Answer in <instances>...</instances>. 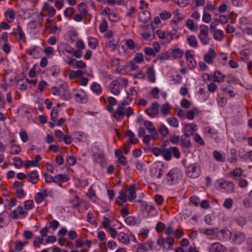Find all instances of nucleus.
I'll return each mask as SVG.
<instances>
[{"mask_svg": "<svg viewBox=\"0 0 252 252\" xmlns=\"http://www.w3.org/2000/svg\"><path fill=\"white\" fill-rule=\"evenodd\" d=\"M182 177V172L178 168H173L169 170L166 175V182L169 185L176 184Z\"/></svg>", "mask_w": 252, "mask_h": 252, "instance_id": "1", "label": "nucleus"}, {"mask_svg": "<svg viewBox=\"0 0 252 252\" xmlns=\"http://www.w3.org/2000/svg\"><path fill=\"white\" fill-rule=\"evenodd\" d=\"M209 28L205 25H201L199 27V33L198 35L200 42L203 45H207L210 42L209 36Z\"/></svg>", "mask_w": 252, "mask_h": 252, "instance_id": "2", "label": "nucleus"}, {"mask_svg": "<svg viewBox=\"0 0 252 252\" xmlns=\"http://www.w3.org/2000/svg\"><path fill=\"white\" fill-rule=\"evenodd\" d=\"M186 173L189 178H197L200 175V170L199 164L197 163L189 164L187 167Z\"/></svg>", "mask_w": 252, "mask_h": 252, "instance_id": "3", "label": "nucleus"}, {"mask_svg": "<svg viewBox=\"0 0 252 252\" xmlns=\"http://www.w3.org/2000/svg\"><path fill=\"white\" fill-rule=\"evenodd\" d=\"M231 242L236 245H240L243 243L246 239L245 234L240 231L231 232L230 236Z\"/></svg>", "mask_w": 252, "mask_h": 252, "instance_id": "4", "label": "nucleus"}, {"mask_svg": "<svg viewBox=\"0 0 252 252\" xmlns=\"http://www.w3.org/2000/svg\"><path fill=\"white\" fill-rule=\"evenodd\" d=\"M141 27L146 30L142 34L143 38L145 40L151 39L152 36L154 34V30L152 25H141Z\"/></svg>", "mask_w": 252, "mask_h": 252, "instance_id": "5", "label": "nucleus"}, {"mask_svg": "<svg viewBox=\"0 0 252 252\" xmlns=\"http://www.w3.org/2000/svg\"><path fill=\"white\" fill-rule=\"evenodd\" d=\"M159 104L158 102H154L152 104L150 107L146 109V113L151 117L155 118L158 115Z\"/></svg>", "mask_w": 252, "mask_h": 252, "instance_id": "6", "label": "nucleus"}, {"mask_svg": "<svg viewBox=\"0 0 252 252\" xmlns=\"http://www.w3.org/2000/svg\"><path fill=\"white\" fill-rule=\"evenodd\" d=\"M156 34L160 39L164 40L165 43H169L172 40V36L170 35V32L158 30L156 32Z\"/></svg>", "mask_w": 252, "mask_h": 252, "instance_id": "7", "label": "nucleus"}, {"mask_svg": "<svg viewBox=\"0 0 252 252\" xmlns=\"http://www.w3.org/2000/svg\"><path fill=\"white\" fill-rule=\"evenodd\" d=\"M104 158L105 156L103 152L100 150H98L92 156L93 160L95 163L100 164L101 166L103 165V163L105 161Z\"/></svg>", "mask_w": 252, "mask_h": 252, "instance_id": "8", "label": "nucleus"}, {"mask_svg": "<svg viewBox=\"0 0 252 252\" xmlns=\"http://www.w3.org/2000/svg\"><path fill=\"white\" fill-rule=\"evenodd\" d=\"M144 125L146 129L149 131V133L152 134L153 139L156 138L158 135V132L156 129L154 124L150 121H145L144 122Z\"/></svg>", "mask_w": 252, "mask_h": 252, "instance_id": "9", "label": "nucleus"}, {"mask_svg": "<svg viewBox=\"0 0 252 252\" xmlns=\"http://www.w3.org/2000/svg\"><path fill=\"white\" fill-rule=\"evenodd\" d=\"M231 232L227 229H223L216 231L215 236L220 241H223L230 238Z\"/></svg>", "mask_w": 252, "mask_h": 252, "instance_id": "10", "label": "nucleus"}, {"mask_svg": "<svg viewBox=\"0 0 252 252\" xmlns=\"http://www.w3.org/2000/svg\"><path fill=\"white\" fill-rule=\"evenodd\" d=\"M209 252H226L225 248L219 242L213 243L208 248Z\"/></svg>", "mask_w": 252, "mask_h": 252, "instance_id": "11", "label": "nucleus"}, {"mask_svg": "<svg viewBox=\"0 0 252 252\" xmlns=\"http://www.w3.org/2000/svg\"><path fill=\"white\" fill-rule=\"evenodd\" d=\"M197 129V125L194 123H191L186 125L184 128L183 131L185 136H189L192 135Z\"/></svg>", "mask_w": 252, "mask_h": 252, "instance_id": "12", "label": "nucleus"}, {"mask_svg": "<svg viewBox=\"0 0 252 252\" xmlns=\"http://www.w3.org/2000/svg\"><path fill=\"white\" fill-rule=\"evenodd\" d=\"M120 83L117 80H113L109 86L111 92L114 95H118L120 93Z\"/></svg>", "mask_w": 252, "mask_h": 252, "instance_id": "13", "label": "nucleus"}, {"mask_svg": "<svg viewBox=\"0 0 252 252\" xmlns=\"http://www.w3.org/2000/svg\"><path fill=\"white\" fill-rule=\"evenodd\" d=\"M124 105L118 106L115 112L113 114L112 116L117 120L119 121L122 119L125 116V108Z\"/></svg>", "mask_w": 252, "mask_h": 252, "instance_id": "14", "label": "nucleus"}, {"mask_svg": "<svg viewBox=\"0 0 252 252\" xmlns=\"http://www.w3.org/2000/svg\"><path fill=\"white\" fill-rule=\"evenodd\" d=\"M70 180L69 177L66 174H58L54 176V183L61 185L63 183H65Z\"/></svg>", "mask_w": 252, "mask_h": 252, "instance_id": "15", "label": "nucleus"}, {"mask_svg": "<svg viewBox=\"0 0 252 252\" xmlns=\"http://www.w3.org/2000/svg\"><path fill=\"white\" fill-rule=\"evenodd\" d=\"M220 186L221 188L224 189L227 193H231L234 191V185L231 182L224 181L220 183Z\"/></svg>", "mask_w": 252, "mask_h": 252, "instance_id": "16", "label": "nucleus"}, {"mask_svg": "<svg viewBox=\"0 0 252 252\" xmlns=\"http://www.w3.org/2000/svg\"><path fill=\"white\" fill-rule=\"evenodd\" d=\"M216 56V53L213 49H209L208 53L204 55V61L209 64H213Z\"/></svg>", "mask_w": 252, "mask_h": 252, "instance_id": "17", "label": "nucleus"}, {"mask_svg": "<svg viewBox=\"0 0 252 252\" xmlns=\"http://www.w3.org/2000/svg\"><path fill=\"white\" fill-rule=\"evenodd\" d=\"M39 180L37 171H33L27 174V180L33 184H36Z\"/></svg>", "mask_w": 252, "mask_h": 252, "instance_id": "18", "label": "nucleus"}, {"mask_svg": "<svg viewBox=\"0 0 252 252\" xmlns=\"http://www.w3.org/2000/svg\"><path fill=\"white\" fill-rule=\"evenodd\" d=\"M150 19L151 13L147 10L143 11L138 15V20L144 23L148 22Z\"/></svg>", "mask_w": 252, "mask_h": 252, "instance_id": "19", "label": "nucleus"}, {"mask_svg": "<svg viewBox=\"0 0 252 252\" xmlns=\"http://www.w3.org/2000/svg\"><path fill=\"white\" fill-rule=\"evenodd\" d=\"M74 99L78 103H86L88 101V98L83 92L77 93L74 94Z\"/></svg>", "mask_w": 252, "mask_h": 252, "instance_id": "20", "label": "nucleus"}, {"mask_svg": "<svg viewBox=\"0 0 252 252\" xmlns=\"http://www.w3.org/2000/svg\"><path fill=\"white\" fill-rule=\"evenodd\" d=\"M128 199L129 201H132L135 199L136 197L135 186L134 184H131L129 186L128 189Z\"/></svg>", "mask_w": 252, "mask_h": 252, "instance_id": "21", "label": "nucleus"}, {"mask_svg": "<svg viewBox=\"0 0 252 252\" xmlns=\"http://www.w3.org/2000/svg\"><path fill=\"white\" fill-rule=\"evenodd\" d=\"M162 156L164 158L165 160L167 161L170 160L172 157L171 148H166L165 144L163 145V151Z\"/></svg>", "mask_w": 252, "mask_h": 252, "instance_id": "22", "label": "nucleus"}, {"mask_svg": "<svg viewBox=\"0 0 252 252\" xmlns=\"http://www.w3.org/2000/svg\"><path fill=\"white\" fill-rule=\"evenodd\" d=\"M184 54V51L177 48L174 49L170 53V56L174 59H179L183 57Z\"/></svg>", "mask_w": 252, "mask_h": 252, "instance_id": "23", "label": "nucleus"}, {"mask_svg": "<svg viewBox=\"0 0 252 252\" xmlns=\"http://www.w3.org/2000/svg\"><path fill=\"white\" fill-rule=\"evenodd\" d=\"M5 15L8 22L11 23L13 21L15 18V14L12 8H9L5 12Z\"/></svg>", "mask_w": 252, "mask_h": 252, "instance_id": "24", "label": "nucleus"}, {"mask_svg": "<svg viewBox=\"0 0 252 252\" xmlns=\"http://www.w3.org/2000/svg\"><path fill=\"white\" fill-rule=\"evenodd\" d=\"M191 146V142L189 136L183 135L181 137V147L182 149H188Z\"/></svg>", "mask_w": 252, "mask_h": 252, "instance_id": "25", "label": "nucleus"}, {"mask_svg": "<svg viewBox=\"0 0 252 252\" xmlns=\"http://www.w3.org/2000/svg\"><path fill=\"white\" fill-rule=\"evenodd\" d=\"M117 237L120 242L126 245L129 244V239L127 234L125 233L121 232L118 234Z\"/></svg>", "mask_w": 252, "mask_h": 252, "instance_id": "26", "label": "nucleus"}, {"mask_svg": "<svg viewBox=\"0 0 252 252\" xmlns=\"http://www.w3.org/2000/svg\"><path fill=\"white\" fill-rule=\"evenodd\" d=\"M198 109L196 107H194L192 109L187 111L186 118L189 120H192L194 118V115L198 114Z\"/></svg>", "mask_w": 252, "mask_h": 252, "instance_id": "27", "label": "nucleus"}, {"mask_svg": "<svg viewBox=\"0 0 252 252\" xmlns=\"http://www.w3.org/2000/svg\"><path fill=\"white\" fill-rule=\"evenodd\" d=\"M189 45L193 48H196L198 46V41L194 35H189L187 38Z\"/></svg>", "mask_w": 252, "mask_h": 252, "instance_id": "28", "label": "nucleus"}, {"mask_svg": "<svg viewBox=\"0 0 252 252\" xmlns=\"http://www.w3.org/2000/svg\"><path fill=\"white\" fill-rule=\"evenodd\" d=\"M224 80V76L219 71H215L214 74V80L215 82L221 83Z\"/></svg>", "mask_w": 252, "mask_h": 252, "instance_id": "29", "label": "nucleus"}, {"mask_svg": "<svg viewBox=\"0 0 252 252\" xmlns=\"http://www.w3.org/2000/svg\"><path fill=\"white\" fill-rule=\"evenodd\" d=\"M80 13L84 16L86 17L88 14V6L85 3L82 2L78 5Z\"/></svg>", "mask_w": 252, "mask_h": 252, "instance_id": "30", "label": "nucleus"}, {"mask_svg": "<svg viewBox=\"0 0 252 252\" xmlns=\"http://www.w3.org/2000/svg\"><path fill=\"white\" fill-rule=\"evenodd\" d=\"M170 108L171 106L169 103H165L161 106L160 110L163 117L166 116L168 114Z\"/></svg>", "mask_w": 252, "mask_h": 252, "instance_id": "31", "label": "nucleus"}, {"mask_svg": "<svg viewBox=\"0 0 252 252\" xmlns=\"http://www.w3.org/2000/svg\"><path fill=\"white\" fill-rule=\"evenodd\" d=\"M204 132L210 137L214 136L215 135L217 134V131L210 126H205L204 128Z\"/></svg>", "mask_w": 252, "mask_h": 252, "instance_id": "32", "label": "nucleus"}, {"mask_svg": "<svg viewBox=\"0 0 252 252\" xmlns=\"http://www.w3.org/2000/svg\"><path fill=\"white\" fill-rule=\"evenodd\" d=\"M91 90L96 94H99L102 92V89L99 84L93 82L91 86Z\"/></svg>", "mask_w": 252, "mask_h": 252, "instance_id": "33", "label": "nucleus"}, {"mask_svg": "<svg viewBox=\"0 0 252 252\" xmlns=\"http://www.w3.org/2000/svg\"><path fill=\"white\" fill-rule=\"evenodd\" d=\"M147 75L149 80L151 82H154L155 81V71L154 69V68L153 67H149L147 68Z\"/></svg>", "mask_w": 252, "mask_h": 252, "instance_id": "34", "label": "nucleus"}, {"mask_svg": "<svg viewBox=\"0 0 252 252\" xmlns=\"http://www.w3.org/2000/svg\"><path fill=\"white\" fill-rule=\"evenodd\" d=\"M234 221L238 225L241 226L245 225L247 222V219L244 217L240 216L236 217L234 219Z\"/></svg>", "mask_w": 252, "mask_h": 252, "instance_id": "35", "label": "nucleus"}, {"mask_svg": "<svg viewBox=\"0 0 252 252\" xmlns=\"http://www.w3.org/2000/svg\"><path fill=\"white\" fill-rule=\"evenodd\" d=\"M224 33L222 31L218 30L213 32L214 38L218 41H221L223 38Z\"/></svg>", "mask_w": 252, "mask_h": 252, "instance_id": "36", "label": "nucleus"}, {"mask_svg": "<svg viewBox=\"0 0 252 252\" xmlns=\"http://www.w3.org/2000/svg\"><path fill=\"white\" fill-rule=\"evenodd\" d=\"M59 96L64 100H68L70 99L69 92L65 89L61 90Z\"/></svg>", "mask_w": 252, "mask_h": 252, "instance_id": "37", "label": "nucleus"}, {"mask_svg": "<svg viewBox=\"0 0 252 252\" xmlns=\"http://www.w3.org/2000/svg\"><path fill=\"white\" fill-rule=\"evenodd\" d=\"M199 231L201 233L207 235H215L216 231L215 229L209 228V229H204L201 228L199 229Z\"/></svg>", "mask_w": 252, "mask_h": 252, "instance_id": "38", "label": "nucleus"}, {"mask_svg": "<svg viewBox=\"0 0 252 252\" xmlns=\"http://www.w3.org/2000/svg\"><path fill=\"white\" fill-rule=\"evenodd\" d=\"M118 199L121 200L124 203L126 201V194L123 190L119 192V196L116 199V203L120 204Z\"/></svg>", "mask_w": 252, "mask_h": 252, "instance_id": "39", "label": "nucleus"}, {"mask_svg": "<svg viewBox=\"0 0 252 252\" xmlns=\"http://www.w3.org/2000/svg\"><path fill=\"white\" fill-rule=\"evenodd\" d=\"M98 44L97 40L94 37H89L88 39V45L92 49H95Z\"/></svg>", "mask_w": 252, "mask_h": 252, "instance_id": "40", "label": "nucleus"}, {"mask_svg": "<svg viewBox=\"0 0 252 252\" xmlns=\"http://www.w3.org/2000/svg\"><path fill=\"white\" fill-rule=\"evenodd\" d=\"M230 153L231 154V156L228 159L229 161L231 163L235 162L237 160L236 150L234 148L230 149Z\"/></svg>", "mask_w": 252, "mask_h": 252, "instance_id": "41", "label": "nucleus"}, {"mask_svg": "<svg viewBox=\"0 0 252 252\" xmlns=\"http://www.w3.org/2000/svg\"><path fill=\"white\" fill-rule=\"evenodd\" d=\"M118 42L114 39L111 40L108 42L106 46L110 49V51H113L116 50Z\"/></svg>", "mask_w": 252, "mask_h": 252, "instance_id": "42", "label": "nucleus"}, {"mask_svg": "<svg viewBox=\"0 0 252 252\" xmlns=\"http://www.w3.org/2000/svg\"><path fill=\"white\" fill-rule=\"evenodd\" d=\"M38 48L37 46H34L32 47L31 48L27 49L26 51V52L27 54L31 56L35 57L36 54L38 52Z\"/></svg>", "mask_w": 252, "mask_h": 252, "instance_id": "43", "label": "nucleus"}, {"mask_svg": "<svg viewBox=\"0 0 252 252\" xmlns=\"http://www.w3.org/2000/svg\"><path fill=\"white\" fill-rule=\"evenodd\" d=\"M194 140L198 146H202L204 145V141L202 138L198 133L194 135Z\"/></svg>", "mask_w": 252, "mask_h": 252, "instance_id": "44", "label": "nucleus"}, {"mask_svg": "<svg viewBox=\"0 0 252 252\" xmlns=\"http://www.w3.org/2000/svg\"><path fill=\"white\" fill-rule=\"evenodd\" d=\"M213 156L215 159L219 161L224 162L225 161L224 158L222 155L219 152L215 151L213 152Z\"/></svg>", "mask_w": 252, "mask_h": 252, "instance_id": "45", "label": "nucleus"}, {"mask_svg": "<svg viewBox=\"0 0 252 252\" xmlns=\"http://www.w3.org/2000/svg\"><path fill=\"white\" fill-rule=\"evenodd\" d=\"M168 123L172 126L177 127L179 126V122L176 118H169L167 119Z\"/></svg>", "mask_w": 252, "mask_h": 252, "instance_id": "46", "label": "nucleus"}, {"mask_svg": "<svg viewBox=\"0 0 252 252\" xmlns=\"http://www.w3.org/2000/svg\"><path fill=\"white\" fill-rule=\"evenodd\" d=\"M59 116V111L57 108L53 107L51 112V118L52 121L55 122L57 120Z\"/></svg>", "mask_w": 252, "mask_h": 252, "instance_id": "47", "label": "nucleus"}, {"mask_svg": "<svg viewBox=\"0 0 252 252\" xmlns=\"http://www.w3.org/2000/svg\"><path fill=\"white\" fill-rule=\"evenodd\" d=\"M239 154L241 158L245 160L249 159L250 161L252 162V150L248 151L243 155H242L241 153H239Z\"/></svg>", "mask_w": 252, "mask_h": 252, "instance_id": "48", "label": "nucleus"}, {"mask_svg": "<svg viewBox=\"0 0 252 252\" xmlns=\"http://www.w3.org/2000/svg\"><path fill=\"white\" fill-rule=\"evenodd\" d=\"M99 30L101 32H104L106 31L108 28L107 22L105 19H103L99 25Z\"/></svg>", "mask_w": 252, "mask_h": 252, "instance_id": "49", "label": "nucleus"}, {"mask_svg": "<svg viewBox=\"0 0 252 252\" xmlns=\"http://www.w3.org/2000/svg\"><path fill=\"white\" fill-rule=\"evenodd\" d=\"M243 171L240 168H236L230 173V175L234 178L239 177L241 176Z\"/></svg>", "mask_w": 252, "mask_h": 252, "instance_id": "50", "label": "nucleus"}, {"mask_svg": "<svg viewBox=\"0 0 252 252\" xmlns=\"http://www.w3.org/2000/svg\"><path fill=\"white\" fill-rule=\"evenodd\" d=\"M136 97H137L132 96V95H127V96L124 99L123 101L122 102L121 105H128L132 101L133 99H136Z\"/></svg>", "mask_w": 252, "mask_h": 252, "instance_id": "51", "label": "nucleus"}, {"mask_svg": "<svg viewBox=\"0 0 252 252\" xmlns=\"http://www.w3.org/2000/svg\"><path fill=\"white\" fill-rule=\"evenodd\" d=\"M126 223L129 225H134L136 223L135 218L132 216H129L125 218Z\"/></svg>", "mask_w": 252, "mask_h": 252, "instance_id": "52", "label": "nucleus"}, {"mask_svg": "<svg viewBox=\"0 0 252 252\" xmlns=\"http://www.w3.org/2000/svg\"><path fill=\"white\" fill-rule=\"evenodd\" d=\"M45 198V196H44L42 194V193H41L40 192H37L35 196V197H34V199H35V202L39 204V203H40L42 201H43V200L44 199V198Z\"/></svg>", "mask_w": 252, "mask_h": 252, "instance_id": "53", "label": "nucleus"}, {"mask_svg": "<svg viewBox=\"0 0 252 252\" xmlns=\"http://www.w3.org/2000/svg\"><path fill=\"white\" fill-rule=\"evenodd\" d=\"M60 225V223L56 220H53L49 222V228L52 229L53 231L56 230Z\"/></svg>", "mask_w": 252, "mask_h": 252, "instance_id": "54", "label": "nucleus"}, {"mask_svg": "<svg viewBox=\"0 0 252 252\" xmlns=\"http://www.w3.org/2000/svg\"><path fill=\"white\" fill-rule=\"evenodd\" d=\"M171 13L166 11H163L159 14V16L162 20H168L171 17Z\"/></svg>", "mask_w": 252, "mask_h": 252, "instance_id": "55", "label": "nucleus"}, {"mask_svg": "<svg viewBox=\"0 0 252 252\" xmlns=\"http://www.w3.org/2000/svg\"><path fill=\"white\" fill-rule=\"evenodd\" d=\"M12 148L10 149V153L13 155H17L21 151V148L18 145L15 146H12Z\"/></svg>", "mask_w": 252, "mask_h": 252, "instance_id": "56", "label": "nucleus"}, {"mask_svg": "<svg viewBox=\"0 0 252 252\" xmlns=\"http://www.w3.org/2000/svg\"><path fill=\"white\" fill-rule=\"evenodd\" d=\"M159 132L160 134L164 137L166 136L169 133L167 127L163 125L160 126L159 129Z\"/></svg>", "mask_w": 252, "mask_h": 252, "instance_id": "57", "label": "nucleus"}, {"mask_svg": "<svg viewBox=\"0 0 252 252\" xmlns=\"http://www.w3.org/2000/svg\"><path fill=\"white\" fill-rule=\"evenodd\" d=\"M233 205V200L231 198L226 199L223 203V206L224 208L230 209L232 208Z\"/></svg>", "mask_w": 252, "mask_h": 252, "instance_id": "58", "label": "nucleus"}, {"mask_svg": "<svg viewBox=\"0 0 252 252\" xmlns=\"http://www.w3.org/2000/svg\"><path fill=\"white\" fill-rule=\"evenodd\" d=\"M144 52L145 54L149 56L155 57L156 55V52H155L154 50L151 47H145L144 48Z\"/></svg>", "mask_w": 252, "mask_h": 252, "instance_id": "59", "label": "nucleus"}, {"mask_svg": "<svg viewBox=\"0 0 252 252\" xmlns=\"http://www.w3.org/2000/svg\"><path fill=\"white\" fill-rule=\"evenodd\" d=\"M187 61V66L190 69H193L195 66L196 65V62L194 60L193 58H191V59H189Z\"/></svg>", "mask_w": 252, "mask_h": 252, "instance_id": "60", "label": "nucleus"}, {"mask_svg": "<svg viewBox=\"0 0 252 252\" xmlns=\"http://www.w3.org/2000/svg\"><path fill=\"white\" fill-rule=\"evenodd\" d=\"M24 165V167L27 169H28L30 167H35L37 166V164L35 163L34 160H26Z\"/></svg>", "mask_w": 252, "mask_h": 252, "instance_id": "61", "label": "nucleus"}, {"mask_svg": "<svg viewBox=\"0 0 252 252\" xmlns=\"http://www.w3.org/2000/svg\"><path fill=\"white\" fill-rule=\"evenodd\" d=\"M109 21L112 22H117L119 21V17L118 15L114 12L112 13L108 16Z\"/></svg>", "mask_w": 252, "mask_h": 252, "instance_id": "62", "label": "nucleus"}, {"mask_svg": "<svg viewBox=\"0 0 252 252\" xmlns=\"http://www.w3.org/2000/svg\"><path fill=\"white\" fill-rule=\"evenodd\" d=\"M13 160L16 161V162L14 163V165L16 168L19 169L22 167L23 161L20 158L15 157Z\"/></svg>", "mask_w": 252, "mask_h": 252, "instance_id": "63", "label": "nucleus"}, {"mask_svg": "<svg viewBox=\"0 0 252 252\" xmlns=\"http://www.w3.org/2000/svg\"><path fill=\"white\" fill-rule=\"evenodd\" d=\"M34 206L33 201L32 200H28L25 202L24 207L27 210H31Z\"/></svg>", "mask_w": 252, "mask_h": 252, "instance_id": "64", "label": "nucleus"}]
</instances>
